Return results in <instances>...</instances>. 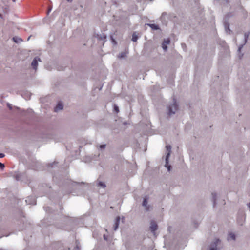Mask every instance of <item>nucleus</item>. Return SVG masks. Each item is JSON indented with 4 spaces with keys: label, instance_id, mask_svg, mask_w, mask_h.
<instances>
[{
    "label": "nucleus",
    "instance_id": "3",
    "mask_svg": "<svg viewBox=\"0 0 250 250\" xmlns=\"http://www.w3.org/2000/svg\"><path fill=\"white\" fill-rule=\"evenodd\" d=\"M38 61H41V60L40 58H35L32 61L31 65L33 69L35 70H36L38 66Z\"/></svg>",
    "mask_w": 250,
    "mask_h": 250
},
{
    "label": "nucleus",
    "instance_id": "1",
    "mask_svg": "<svg viewBox=\"0 0 250 250\" xmlns=\"http://www.w3.org/2000/svg\"><path fill=\"white\" fill-rule=\"evenodd\" d=\"M178 109V105L175 99H173V104L171 106L168 107V114H174Z\"/></svg>",
    "mask_w": 250,
    "mask_h": 250
},
{
    "label": "nucleus",
    "instance_id": "29",
    "mask_svg": "<svg viewBox=\"0 0 250 250\" xmlns=\"http://www.w3.org/2000/svg\"><path fill=\"white\" fill-rule=\"evenodd\" d=\"M68 1H71V0H67Z\"/></svg>",
    "mask_w": 250,
    "mask_h": 250
},
{
    "label": "nucleus",
    "instance_id": "7",
    "mask_svg": "<svg viewBox=\"0 0 250 250\" xmlns=\"http://www.w3.org/2000/svg\"><path fill=\"white\" fill-rule=\"evenodd\" d=\"M166 148L167 149V150L168 151L167 154V155L166 156V161H167V159H168V157L170 156L171 146H166Z\"/></svg>",
    "mask_w": 250,
    "mask_h": 250
},
{
    "label": "nucleus",
    "instance_id": "24",
    "mask_svg": "<svg viewBox=\"0 0 250 250\" xmlns=\"http://www.w3.org/2000/svg\"><path fill=\"white\" fill-rule=\"evenodd\" d=\"M242 47V46H240V47H239L238 51H239V52H240V51H241V49Z\"/></svg>",
    "mask_w": 250,
    "mask_h": 250
},
{
    "label": "nucleus",
    "instance_id": "11",
    "mask_svg": "<svg viewBox=\"0 0 250 250\" xmlns=\"http://www.w3.org/2000/svg\"><path fill=\"white\" fill-rule=\"evenodd\" d=\"M13 40L16 43H18L20 41H22V40L21 38H18L16 37H13Z\"/></svg>",
    "mask_w": 250,
    "mask_h": 250
},
{
    "label": "nucleus",
    "instance_id": "26",
    "mask_svg": "<svg viewBox=\"0 0 250 250\" xmlns=\"http://www.w3.org/2000/svg\"><path fill=\"white\" fill-rule=\"evenodd\" d=\"M212 195L213 196L214 200L215 201V195L214 196L213 194H212Z\"/></svg>",
    "mask_w": 250,
    "mask_h": 250
},
{
    "label": "nucleus",
    "instance_id": "25",
    "mask_svg": "<svg viewBox=\"0 0 250 250\" xmlns=\"http://www.w3.org/2000/svg\"><path fill=\"white\" fill-rule=\"evenodd\" d=\"M167 167L168 168V170L170 171V166H167Z\"/></svg>",
    "mask_w": 250,
    "mask_h": 250
},
{
    "label": "nucleus",
    "instance_id": "10",
    "mask_svg": "<svg viewBox=\"0 0 250 250\" xmlns=\"http://www.w3.org/2000/svg\"><path fill=\"white\" fill-rule=\"evenodd\" d=\"M231 239L234 240L235 239V234L231 233L229 234L228 240Z\"/></svg>",
    "mask_w": 250,
    "mask_h": 250
},
{
    "label": "nucleus",
    "instance_id": "28",
    "mask_svg": "<svg viewBox=\"0 0 250 250\" xmlns=\"http://www.w3.org/2000/svg\"><path fill=\"white\" fill-rule=\"evenodd\" d=\"M30 38V37H28V40H29Z\"/></svg>",
    "mask_w": 250,
    "mask_h": 250
},
{
    "label": "nucleus",
    "instance_id": "15",
    "mask_svg": "<svg viewBox=\"0 0 250 250\" xmlns=\"http://www.w3.org/2000/svg\"><path fill=\"white\" fill-rule=\"evenodd\" d=\"M162 47L165 51H166L167 49V44H165V43H163Z\"/></svg>",
    "mask_w": 250,
    "mask_h": 250
},
{
    "label": "nucleus",
    "instance_id": "6",
    "mask_svg": "<svg viewBox=\"0 0 250 250\" xmlns=\"http://www.w3.org/2000/svg\"><path fill=\"white\" fill-rule=\"evenodd\" d=\"M120 218L119 217H117L116 218L115 222L114 225V230H116L117 228H118L119 222H120Z\"/></svg>",
    "mask_w": 250,
    "mask_h": 250
},
{
    "label": "nucleus",
    "instance_id": "19",
    "mask_svg": "<svg viewBox=\"0 0 250 250\" xmlns=\"http://www.w3.org/2000/svg\"><path fill=\"white\" fill-rule=\"evenodd\" d=\"M0 167L1 169H3L4 167V165L0 162Z\"/></svg>",
    "mask_w": 250,
    "mask_h": 250
},
{
    "label": "nucleus",
    "instance_id": "12",
    "mask_svg": "<svg viewBox=\"0 0 250 250\" xmlns=\"http://www.w3.org/2000/svg\"><path fill=\"white\" fill-rule=\"evenodd\" d=\"M138 39V36L135 33H134L132 35V40L133 41V42H136L137 40Z\"/></svg>",
    "mask_w": 250,
    "mask_h": 250
},
{
    "label": "nucleus",
    "instance_id": "18",
    "mask_svg": "<svg viewBox=\"0 0 250 250\" xmlns=\"http://www.w3.org/2000/svg\"><path fill=\"white\" fill-rule=\"evenodd\" d=\"M114 110L116 112H118L119 111L118 107L116 105H114Z\"/></svg>",
    "mask_w": 250,
    "mask_h": 250
},
{
    "label": "nucleus",
    "instance_id": "13",
    "mask_svg": "<svg viewBox=\"0 0 250 250\" xmlns=\"http://www.w3.org/2000/svg\"><path fill=\"white\" fill-rule=\"evenodd\" d=\"M219 241V239H217L216 240V243H215V247H212L210 248V250H216V246H217V243Z\"/></svg>",
    "mask_w": 250,
    "mask_h": 250
},
{
    "label": "nucleus",
    "instance_id": "14",
    "mask_svg": "<svg viewBox=\"0 0 250 250\" xmlns=\"http://www.w3.org/2000/svg\"><path fill=\"white\" fill-rule=\"evenodd\" d=\"M125 56H126V53L125 52H122V53H120V54H119L118 57L122 58L125 57Z\"/></svg>",
    "mask_w": 250,
    "mask_h": 250
},
{
    "label": "nucleus",
    "instance_id": "5",
    "mask_svg": "<svg viewBox=\"0 0 250 250\" xmlns=\"http://www.w3.org/2000/svg\"><path fill=\"white\" fill-rule=\"evenodd\" d=\"M63 109V105L61 102H59L54 109L55 112H58L59 110Z\"/></svg>",
    "mask_w": 250,
    "mask_h": 250
},
{
    "label": "nucleus",
    "instance_id": "27",
    "mask_svg": "<svg viewBox=\"0 0 250 250\" xmlns=\"http://www.w3.org/2000/svg\"><path fill=\"white\" fill-rule=\"evenodd\" d=\"M13 2H15L16 0H12Z\"/></svg>",
    "mask_w": 250,
    "mask_h": 250
},
{
    "label": "nucleus",
    "instance_id": "21",
    "mask_svg": "<svg viewBox=\"0 0 250 250\" xmlns=\"http://www.w3.org/2000/svg\"><path fill=\"white\" fill-rule=\"evenodd\" d=\"M4 154L3 153H0V158H3L4 157Z\"/></svg>",
    "mask_w": 250,
    "mask_h": 250
},
{
    "label": "nucleus",
    "instance_id": "20",
    "mask_svg": "<svg viewBox=\"0 0 250 250\" xmlns=\"http://www.w3.org/2000/svg\"><path fill=\"white\" fill-rule=\"evenodd\" d=\"M100 147L101 148H104L105 147V145H101Z\"/></svg>",
    "mask_w": 250,
    "mask_h": 250
},
{
    "label": "nucleus",
    "instance_id": "16",
    "mask_svg": "<svg viewBox=\"0 0 250 250\" xmlns=\"http://www.w3.org/2000/svg\"><path fill=\"white\" fill-rule=\"evenodd\" d=\"M163 43L167 45L170 43V40L169 39H167L164 41Z\"/></svg>",
    "mask_w": 250,
    "mask_h": 250
},
{
    "label": "nucleus",
    "instance_id": "17",
    "mask_svg": "<svg viewBox=\"0 0 250 250\" xmlns=\"http://www.w3.org/2000/svg\"><path fill=\"white\" fill-rule=\"evenodd\" d=\"M98 185L100 186H102V187H103L104 188L105 187V185L104 183H102L101 182H100L99 183Z\"/></svg>",
    "mask_w": 250,
    "mask_h": 250
},
{
    "label": "nucleus",
    "instance_id": "8",
    "mask_svg": "<svg viewBox=\"0 0 250 250\" xmlns=\"http://www.w3.org/2000/svg\"><path fill=\"white\" fill-rule=\"evenodd\" d=\"M147 199L146 198H144L143 202V206L146 207V210H148L149 209V207L147 206Z\"/></svg>",
    "mask_w": 250,
    "mask_h": 250
},
{
    "label": "nucleus",
    "instance_id": "22",
    "mask_svg": "<svg viewBox=\"0 0 250 250\" xmlns=\"http://www.w3.org/2000/svg\"><path fill=\"white\" fill-rule=\"evenodd\" d=\"M104 240H107V236H106L105 235H104Z\"/></svg>",
    "mask_w": 250,
    "mask_h": 250
},
{
    "label": "nucleus",
    "instance_id": "4",
    "mask_svg": "<svg viewBox=\"0 0 250 250\" xmlns=\"http://www.w3.org/2000/svg\"><path fill=\"white\" fill-rule=\"evenodd\" d=\"M25 201L27 204H29L35 205L36 203V201L35 198L30 197H27Z\"/></svg>",
    "mask_w": 250,
    "mask_h": 250
},
{
    "label": "nucleus",
    "instance_id": "9",
    "mask_svg": "<svg viewBox=\"0 0 250 250\" xmlns=\"http://www.w3.org/2000/svg\"><path fill=\"white\" fill-rule=\"evenodd\" d=\"M148 25L152 29L155 30H157L159 29V27L158 25H155L154 24H149Z\"/></svg>",
    "mask_w": 250,
    "mask_h": 250
},
{
    "label": "nucleus",
    "instance_id": "2",
    "mask_svg": "<svg viewBox=\"0 0 250 250\" xmlns=\"http://www.w3.org/2000/svg\"><path fill=\"white\" fill-rule=\"evenodd\" d=\"M150 229L152 232H155L157 229V225L155 222H151Z\"/></svg>",
    "mask_w": 250,
    "mask_h": 250
},
{
    "label": "nucleus",
    "instance_id": "23",
    "mask_svg": "<svg viewBox=\"0 0 250 250\" xmlns=\"http://www.w3.org/2000/svg\"><path fill=\"white\" fill-rule=\"evenodd\" d=\"M245 42H246V40H247V38H248V35H246V34L245 35Z\"/></svg>",
    "mask_w": 250,
    "mask_h": 250
}]
</instances>
